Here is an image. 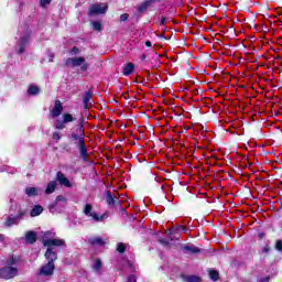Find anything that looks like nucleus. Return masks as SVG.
<instances>
[{
    "mask_svg": "<svg viewBox=\"0 0 282 282\" xmlns=\"http://www.w3.org/2000/svg\"><path fill=\"white\" fill-rule=\"evenodd\" d=\"M45 259H46V261H48V263H54V261H56V259H58V254L56 253V251H54V248L47 247L46 252H45Z\"/></svg>",
    "mask_w": 282,
    "mask_h": 282,
    "instance_id": "13",
    "label": "nucleus"
},
{
    "mask_svg": "<svg viewBox=\"0 0 282 282\" xmlns=\"http://www.w3.org/2000/svg\"><path fill=\"white\" fill-rule=\"evenodd\" d=\"M184 281L186 282H202V279L197 275H187Z\"/></svg>",
    "mask_w": 282,
    "mask_h": 282,
    "instance_id": "27",
    "label": "nucleus"
},
{
    "mask_svg": "<svg viewBox=\"0 0 282 282\" xmlns=\"http://www.w3.org/2000/svg\"><path fill=\"white\" fill-rule=\"evenodd\" d=\"M65 66L73 68L80 67V72H87V69H89V63H87V59H85V57L83 56L66 58Z\"/></svg>",
    "mask_w": 282,
    "mask_h": 282,
    "instance_id": "2",
    "label": "nucleus"
},
{
    "mask_svg": "<svg viewBox=\"0 0 282 282\" xmlns=\"http://www.w3.org/2000/svg\"><path fill=\"white\" fill-rule=\"evenodd\" d=\"M39 91H41V88H39V86L36 85H31L28 88L29 96H39Z\"/></svg>",
    "mask_w": 282,
    "mask_h": 282,
    "instance_id": "22",
    "label": "nucleus"
},
{
    "mask_svg": "<svg viewBox=\"0 0 282 282\" xmlns=\"http://www.w3.org/2000/svg\"><path fill=\"white\" fill-rule=\"evenodd\" d=\"M63 120H64L65 124H67L69 122H74V116H72V113H64Z\"/></svg>",
    "mask_w": 282,
    "mask_h": 282,
    "instance_id": "28",
    "label": "nucleus"
},
{
    "mask_svg": "<svg viewBox=\"0 0 282 282\" xmlns=\"http://www.w3.org/2000/svg\"><path fill=\"white\" fill-rule=\"evenodd\" d=\"M56 202H65V196L63 195L57 196Z\"/></svg>",
    "mask_w": 282,
    "mask_h": 282,
    "instance_id": "41",
    "label": "nucleus"
},
{
    "mask_svg": "<svg viewBox=\"0 0 282 282\" xmlns=\"http://www.w3.org/2000/svg\"><path fill=\"white\" fill-rule=\"evenodd\" d=\"M56 182L55 181H51L47 186H46V189H45V193L46 195H52V193H54V191H56Z\"/></svg>",
    "mask_w": 282,
    "mask_h": 282,
    "instance_id": "19",
    "label": "nucleus"
},
{
    "mask_svg": "<svg viewBox=\"0 0 282 282\" xmlns=\"http://www.w3.org/2000/svg\"><path fill=\"white\" fill-rule=\"evenodd\" d=\"M53 140H56V141L61 140V134L58 132H54Z\"/></svg>",
    "mask_w": 282,
    "mask_h": 282,
    "instance_id": "39",
    "label": "nucleus"
},
{
    "mask_svg": "<svg viewBox=\"0 0 282 282\" xmlns=\"http://www.w3.org/2000/svg\"><path fill=\"white\" fill-rule=\"evenodd\" d=\"M72 142L77 144V149L79 151V158L83 162H89V152L87 151V143H85V118L82 117L79 119V124L69 134Z\"/></svg>",
    "mask_w": 282,
    "mask_h": 282,
    "instance_id": "1",
    "label": "nucleus"
},
{
    "mask_svg": "<svg viewBox=\"0 0 282 282\" xmlns=\"http://www.w3.org/2000/svg\"><path fill=\"white\" fill-rule=\"evenodd\" d=\"M89 243H91V246H105V240L100 237H95L89 239Z\"/></svg>",
    "mask_w": 282,
    "mask_h": 282,
    "instance_id": "24",
    "label": "nucleus"
},
{
    "mask_svg": "<svg viewBox=\"0 0 282 282\" xmlns=\"http://www.w3.org/2000/svg\"><path fill=\"white\" fill-rule=\"evenodd\" d=\"M127 282H138V280H137L135 275L132 274V275L128 276Z\"/></svg>",
    "mask_w": 282,
    "mask_h": 282,
    "instance_id": "35",
    "label": "nucleus"
},
{
    "mask_svg": "<svg viewBox=\"0 0 282 282\" xmlns=\"http://www.w3.org/2000/svg\"><path fill=\"white\" fill-rule=\"evenodd\" d=\"M102 268H105L102 260L97 258L93 261L91 270L95 272V274H102Z\"/></svg>",
    "mask_w": 282,
    "mask_h": 282,
    "instance_id": "12",
    "label": "nucleus"
},
{
    "mask_svg": "<svg viewBox=\"0 0 282 282\" xmlns=\"http://www.w3.org/2000/svg\"><path fill=\"white\" fill-rule=\"evenodd\" d=\"M159 242L162 243V246H169V240H166V238H160Z\"/></svg>",
    "mask_w": 282,
    "mask_h": 282,
    "instance_id": "37",
    "label": "nucleus"
},
{
    "mask_svg": "<svg viewBox=\"0 0 282 282\" xmlns=\"http://www.w3.org/2000/svg\"><path fill=\"white\" fill-rule=\"evenodd\" d=\"M106 202L109 206H116V198L111 195V192H107Z\"/></svg>",
    "mask_w": 282,
    "mask_h": 282,
    "instance_id": "26",
    "label": "nucleus"
},
{
    "mask_svg": "<svg viewBox=\"0 0 282 282\" xmlns=\"http://www.w3.org/2000/svg\"><path fill=\"white\" fill-rule=\"evenodd\" d=\"M129 20V15L127 13H123L120 15V21L121 22H124V21H128Z\"/></svg>",
    "mask_w": 282,
    "mask_h": 282,
    "instance_id": "36",
    "label": "nucleus"
},
{
    "mask_svg": "<svg viewBox=\"0 0 282 282\" xmlns=\"http://www.w3.org/2000/svg\"><path fill=\"white\" fill-rule=\"evenodd\" d=\"M26 243H34L36 241V234L34 231H29L25 235Z\"/></svg>",
    "mask_w": 282,
    "mask_h": 282,
    "instance_id": "23",
    "label": "nucleus"
},
{
    "mask_svg": "<svg viewBox=\"0 0 282 282\" xmlns=\"http://www.w3.org/2000/svg\"><path fill=\"white\" fill-rule=\"evenodd\" d=\"M17 274H19V269L15 267H3L0 269V279H4L6 281L14 279Z\"/></svg>",
    "mask_w": 282,
    "mask_h": 282,
    "instance_id": "7",
    "label": "nucleus"
},
{
    "mask_svg": "<svg viewBox=\"0 0 282 282\" xmlns=\"http://www.w3.org/2000/svg\"><path fill=\"white\" fill-rule=\"evenodd\" d=\"M55 129H58V130L65 129V121H64V120H61V119H57V120L55 121Z\"/></svg>",
    "mask_w": 282,
    "mask_h": 282,
    "instance_id": "30",
    "label": "nucleus"
},
{
    "mask_svg": "<svg viewBox=\"0 0 282 282\" xmlns=\"http://www.w3.org/2000/svg\"><path fill=\"white\" fill-rule=\"evenodd\" d=\"M124 250H127V247L124 246V243L119 242L117 245V252H120V254H122L124 252Z\"/></svg>",
    "mask_w": 282,
    "mask_h": 282,
    "instance_id": "33",
    "label": "nucleus"
},
{
    "mask_svg": "<svg viewBox=\"0 0 282 282\" xmlns=\"http://www.w3.org/2000/svg\"><path fill=\"white\" fill-rule=\"evenodd\" d=\"M161 22L164 23V19H162Z\"/></svg>",
    "mask_w": 282,
    "mask_h": 282,
    "instance_id": "46",
    "label": "nucleus"
},
{
    "mask_svg": "<svg viewBox=\"0 0 282 282\" xmlns=\"http://www.w3.org/2000/svg\"><path fill=\"white\" fill-rule=\"evenodd\" d=\"M57 182L62 186H66V188H72V183L69 182V178H66L63 172H57Z\"/></svg>",
    "mask_w": 282,
    "mask_h": 282,
    "instance_id": "14",
    "label": "nucleus"
},
{
    "mask_svg": "<svg viewBox=\"0 0 282 282\" xmlns=\"http://www.w3.org/2000/svg\"><path fill=\"white\" fill-rule=\"evenodd\" d=\"M43 213V206L41 205H35L33 206V208L31 209V217H39V215H41Z\"/></svg>",
    "mask_w": 282,
    "mask_h": 282,
    "instance_id": "17",
    "label": "nucleus"
},
{
    "mask_svg": "<svg viewBox=\"0 0 282 282\" xmlns=\"http://www.w3.org/2000/svg\"><path fill=\"white\" fill-rule=\"evenodd\" d=\"M0 173H11V175H14L17 173V169L3 165L0 167Z\"/></svg>",
    "mask_w": 282,
    "mask_h": 282,
    "instance_id": "25",
    "label": "nucleus"
},
{
    "mask_svg": "<svg viewBox=\"0 0 282 282\" xmlns=\"http://www.w3.org/2000/svg\"><path fill=\"white\" fill-rule=\"evenodd\" d=\"M133 69H135V66L133 65V63H128L123 68V75L131 76V74H133Z\"/></svg>",
    "mask_w": 282,
    "mask_h": 282,
    "instance_id": "18",
    "label": "nucleus"
},
{
    "mask_svg": "<svg viewBox=\"0 0 282 282\" xmlns=\"http://www.w3.org/2000/svg\"><path fill=\"white\" fill-rule=\"evenodd\" d=\"M176 230H182L183 232H186V227L178 225L176 227Z\"/></svg>",
    "mask_w": 282,
    "mask_h": 282,
    "instance_id": "42",
    "label": "nucleus"
},
{
    "mask_svg": "<svg viewBox=\"0 0 282 282\" xmlns=\"http://www.w3.org/2000/svg\"><path fill=\"white\" fill-rule=\"evenodd\" d=\"M182 250H183L184 254H197V253L202 252V250L193 243H187V245L182 246Z\"/></svg>",
    "mask_w": 282,
    "mask_h": 282,
    "instance_id": "10",
    "label": "nucleus"
},
{
    "mask_svg": "<svg viewBox=\"0 0 282 282\" xmlns=\"http://www.w3.org/2000/svg\"><path fill=\"white\" fill-rule=\"evenodd\" d=\"M54 263L52 262H47L46 264L42 265V268L40 269V274L42 276H52V274H54Z\"/></svg>",
    "mask_w": 282,
    "mask_h": 282,
    "instance_id": "9",
    "label": "nucleus"
},
{
    "mask_svg": "<svg viewBox=\"0 0 282 282\" xmlns=\"http://www.w3.org/2000/svg\"><path fill=\"white\" fill-rule=\"evenodd\" d=\"M0 243H2L3 247H6V236L4 235H0Z\"/></svg>",
    "mask_w": 282,
    "mask_h": 282,
    "instance_id": "38",
    "label": "nucleus"
},
{
    "mask_svg": "<svg viewBox=\"0 0 282 282\" xmlns=\"http://www.w3.org/2000/svg\"><path fill=\"white\" fill-rule=\"evenodd\" d=\"M25 195H28V197H36V195H39V188H36V187H26L25 188Z\"/></svg>",
    "mask_w": 282,
    "mask_h": 282,
    "instance_id": "21",
    "label": "nucleus"
},
{
    "mask_svg": "<svg viewBox=\"0 0 282 282\" xmlns=\"http://www.w3.org/2000/svg\"><path fill=\"white\" fill-rule=\"evenodd\" d=\"M275 248H276V250H280V251L282 250V241L281 240L276 241Z\"/></svg>",
    "mask_w": 282,
    "mask_h": 282,
    "instance_id": "40",
    "label": "nucleus"
},
{
    "mask_svg": "<svg viewBox=\"0 0 282 282\" xmlns=\"http://www.w3.org/2000/svg\"><path fill=\"white\" fill-rule=\"evenodd\" d=\"M91 98H94V93H91V90H88L83 99L84 109H89V102H91Z\"/></svg>",
    "mask_w": 282,
    "mask_h": 282,
    "instance_id": "16",
    "label": "nucleus"
},
{
    "mask_svg": "<svg viewBox=\"0 0 282 282\" xmlns=\"http://www.w3.org/2000/svg\"><path fill=\"white\" fill-rule=\"evenodd\" d=\"M109 7L107 3H95L91 4L88 11L89 17H96L98 14H106Z\"/></svg>",
    "mask_w": 282,
    "mask_h": 282,
    "instance_id": "6",
    "label": "nucleus"
},
{
    "mask_svg": "<svg viewBox=\"0 0 282 282\" xmlns=\"http://www.w3.org/2000/svg\"><path fill=\"white\" fill-rule=\"evenodd\" d=\"M54 62V54L50 53L48 54V63H53Z\"/></svg>",
    "mask_w": 282,
    "mask_h": 282,
    "instance_id": "43",
    "label": "nucleus"
},
{
    "mask_svg": "<svg viewBox=\"0 0 282 282\" xmlns=\"http://www.w3.org/2000/svg\"><path fill=\"white\" fill-rule=\"evenodd\" d=\"M62 113H63V104L61 102V100H56L53 109L51 110V116L53 118H58V116H61Z\"/></svg>",
    "mask_w": 282,
    "mask_h": 282,
    "instance_id": "11",
    "label": "nucleus"
},
{
    "mask_svg": "<svg viewBox=\"0 0 282 282\" xmlns=\"http://www.w3.org/2000/svg\"><path fill=\"white\" fill-rule=\"evenodd\" d=\"M68 54H69L70 56H78V54H80V48L74 46V47H72V48L68 51Z\"/></svg>",
    "mask_w": 282,
    "mask_h": 282,
    "instance_id": "31",
    "label": "nucleus"
},
{
    "mask_svg": "<svg viewBox=\"0 0 282 282\" xmlns=\"http://www.w3.org/2000/svg\"><path fill=\"white\" fill-rule=\"evenodd\" d=\"M25 215H26L25 210H19L17 215L10 214L7 217L4 226H7V228H11V226L19 225V221H21L23 219V217H25Z\"/></svg>",
    "mask_w": 282,
    "mask_h": 282,
    "instance_id": "4",
    "label": "nucleus"
},
{
    "mask_svg": "<svg viewBox=\"0 0 282 282\" xmlns=\"http://www.w3.org/2000/svg\"><path fill=\"white\" fill-rule=\"evenodd\" d=\"M93 28L96 32H100L102 30V24L98 21L93 22Z\"/></svg>",
    "mask_w": 282,
    "mask_h": 282,
    "instance_id": "32",
    "label": "nucleus"
},
{
    "mask_svg": "<svg viewBox=\"0 0 282 282\" xmlns=\"http://www.w3.org/2000/svg\"><path fill=\"white\" fill-rule=\"evenodd\" d=\"M84 214L86 217H91L93 221L99 223L104 221V219H107V214L98 215L96 212H94V208L90 204H86L84 208Z\"/></svg>",
    "mask_w": 282,
    "mask_h": 282,
    "instance_id": "5",
    "label": "nucleus"
},
{
    "mask_svg": "<svg viewBox=\"0 0 282 282\" xmlns=\"http://www.w3.org/2000/svg\"><path fill=\"white\" fill-rule=\"evenodd\" d=\"M20 258L18 256H10L7 260V267L12 268V265H17L19 263Z\"/></svg>",
    "mask_w": 282,
    "mask_h": 282,
    "instance_id": "20",
    "label": "nucleus"
},
{
    "mask_svg": "<svg viewBox=\"0 0 282 282\" xmlns=\"http://www.w3.org/2000/svg\"><path fill=\"white\" fill-rule=\"evenodd\" d=\"M29 43H30V34L26 33L20 37V41L18 42L17 53L23 54V52H25V47H28Z\"/></svg>",
    "mask_w": 282,
    "mask_h": 282,
    "instance_id": "8",
    "label": "nucleus"
},
{
    "mask_svg": "<svg viewBox=\"0 0 282 282\" xmlns=\"http://www.w3.org/2000/svg\"><path fill=\"white\" fill-rule=\"evenodd\" d=\"M54 237H56V232L54 231L44 232V238L42 240L43 246L46 248H52L53 246L59 248L61 246H65V240Z\"/></svg>",
    "mask_w": 282,
    "mask_h": 282,
    "instance_id": "3",
    "label": "nucleus"
},
{
    "mask_svg": "<svg viewBox=\"0 0 282 282\" xmlns=\"http://www.w3.org/2000/svg\"><path fill=\"white\" fill-rule=\"evenodd\" d=\"M145 46L151 47V42L150 41L145 42Z\"/></svg>",
    "mask_w": 282,
    "mask_h": 282,
    "instance_id": "45",
    "label": "nucleus"
},
{
    "mask_svg": "<svg viewBox=\"0 0 282 282\" xmlns=\"http://www.w3.org/2000/svg\"><path fill=\"white\" fill-rule=\"evenodd\" d=\"M259 282H270V278L268 276L261 278Z\"/></svg>",
    "mask_w": 282,
    "mask_h": 282,
    "instance_id": "44",
    "label": "nucleus"
},
{
    "mask_svg": "<svg viewBox=\"0 0 282 282\" xmlns=\"http://www.w3.org/2000/svg\"><path fill=\"white\" fill-rule=\"evenodd\" d=\"M158 0H145L141 4L137 7L138 12H144L147 9L151 8L153 3H155Z\"/></svg>",
    "mask_w": 282,
    "mask_h": 282,
    "instance_id": "15",
    "label": "nucleus"
},
{
    "mask_svg": "<svg viewBox=\"0 0 282 282\" xmlns=\"http://www.w3.org/2000/svg\"><path fill=\"white\" fill-rule=\"evenodd\" d=\"M209 278L212 279V281H219V272L215 270H210Z\"/></svg>",
    "mask_w": 282,
    "mask_h": 282,
    "instance_id": "29",
    "label": "nucleus"
},
{
    "mask_svg": "<svg viewBox=\"0 0 282 282\" xmlns=\"http://www.w3.org/2000/svg\"><path fill=\"white\" fill-rule=\"evenodd\" d=\"M52 3V0H40L41 8H45L46 6H50Z\"/></svg>",
    "mask_w": 282,
    "mask_h": 282,
    "instance_id": "34",
    "label": "nucleus"
}]
</instances>
